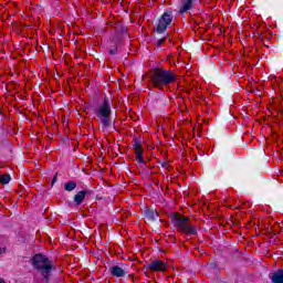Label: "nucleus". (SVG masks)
Segmentation results:
<instances>
[{
	"instance_id": "nucleus-1",
	"label": "nucleus",
	"mask_w": 283,
	"mask_h": 283,
	"mask_svg": "<svg viewBox=\"0 0 283 283\" xmlns=\"http://www.w3.org/2000/svg\"><path fill=\"white\" fill-rule=\"evenodd\" d=\"M148 78L151 87H157V90H164L167 85L176 83V74L174 71L165 70L163 67H156L150 70L148 73Z\"/></svg>"
},
{
	"instance_id": "nucleus-2",
	"label": "nucleus",
	"mask_w": 283,
	"mask_h": 283,
	"mask_svg": "<svg viewBox=\"0 0 283 283\" xmlns=\"http://www.w3.org/2000/svg\"><path fill=\"white\" fill-rule=\"evenodd\" d=\"M33 268L42 275V282H50L52 271H56V265L44 254H34L31 259Z\"/></svg>"
},
{
	"instance_id": "nucleus-3",
	"label": "nucleus",
	"mask_w": 283,
	"mask_h": 283,
	"mask_svg": "<svg viewBox=\"0 0 283 283\" xmlns=\"http://www.w3.org/2000/svg\"><path fill=\"white\" fill-rule=\"evenodd\" d=\"M170 220L175 223V227L179 233H184L186 235H198V227L191 223L190 218L178 212H174L170 216Z\"/></svg>"
},
{
	"instance_id": "nucleus-4",
	"label": "nucleus",
	"mask_w": 283,
	"mask_h": 283,
	"mask_svg": "<svg viewBox=\"0 0 283 283\" xmlns=\"http://www.w3.org/2000/svg\"><path fill=\"white\" fill-rule=\"evenodd\" d=\"M95 115L99 119L103 127H105L106 129L112 127V107L109 106V98H104L103 104L98 106Z\"/></svg>"
},
{
	"instance_id": "nucleus-5",
	"label": "nucleus",
	"mask_w": 283,
	"mask_h": 283,
	"mask_svg": "<svg viewBox=\"0 0 283 283\" xmlns=\"http://www.w3.org/2000/svg\"><path fill=\"white\" fill-rule=\"evenodd\" d=\"M171 21H174V13L171 11L164 12L158 20L155 32H157V34H165V32H167V28L171 25Z\"/></svg>"
},
{
	"instance_id": "nucleus-6",
	"label": "nucleus",
	"mask_w": 283,
	"mask_h": 283,
	"mask_svg": "<svg viewBox=\"0 0 283 283\" xmlns=\"http://www.w3.org/2000/svg\"><path fill=\"white\" fill-rule=\"evenodd\" d=\"M113 29H114V31L116 33V35H115V43H116V45H118V43H122V41H123L122 35L123 34H127V29H126L125 25H123V22H115L113 24Z\"/></svg>"
},
{
	"instance_id": "nucleus-7",
	"label": "nucleus",
	"mask_w": 283,
	"mask_h": 283,
	"mask_svg": "<svg viewBox=\"0 0 283 283\" xmlns=\"http://www.w3.org/2000/svg\"><path fill=\"white\" fill-rule=\"evenodd\" d=\"M147 269L155 272H164L167 271V265L161 260H155L147 264Z\"/></svg>"
},
{
	"instance_id": "nucleus-8",
	"label": "nucleus",
	"mask_w": 283,
	"mask_h": 283,
	"mask_svg": "<svg viewBox=\"0 0 283 283\" xmlns=\"http://www.w3.org/2000/svg\"><path fill=\"white\" fill-rule=\"evenodd\" d=\"M108 272L113 277H125L127 275V271L125 269L120 268L119 265H113L108 269Z\"/></svg>"
},
{
	"instance_id": "nucleus-9",
	"label": "nucleus",
	"mask_w": 283,
	"mask_h": 283,
	"mask_svg": "<svg viewBox=\"0 0 283 283\" xmlns=\"http://www.w3.org/2000/svg\"><path fill=\"white\" fill-rule=\"evenodd\" d=\"M92 193L91 190H81L74 196V202L77 207H81L83 205V200H85V196H90Z\"/></svg>"
},
{
	"instance_id": "nucleus-10",
	"label": "nucleus",
	"mask_w": 283,
	"mask_h": 283,
	"mask_svg": "<svg viewBox=\"0 0 283 283\" xmlns=\"http://www.w3.org/2000/svg\"><path fill=\"white\" fill-rule=\"evenodd\" d=\"M193 9V0H181V7L179 9V14H186L189 10Z\"/></svg>"
},
{
	"instance_id": "nucleus-11",
	"label": "nucleus",
	"mask_w": 283,
	"mask_h": 283,
	"mask_svg": "<svg viewBox=\"0 0 283 283\" xmlns=\"http://www.w3.org/2000/svg\"><path fill=\"white\" fill-rule=\"evenodd\" d=\"M270 279L272 280V283H283V270L280 269L276 272H273L270 274Z\"/></svg>"
},
{
	"instance_id": "nucleus-12",
	"label": "nucleus",
	"mask_w": 283,
	"mask_h": 283,
	"mask_svg": "<svg viewBox=\"0 0 283 283\" xmlns=\"http://www.w3.org/2000/svg\"><path fill=\"white\" fill-rule=\"evenodd\" d=\"M158 218V212L154 210H145V220L148 222H154Z\"/></svg>"
},
{
	"instance_id": "nucleus-13",
	"label": "nucleus",
	"mask_w": 283,
	"mask_h": 283,
	"mask_svg": "<svg viewBox=\"0 0 283 283\" xmlns=\"http://www.w3.org/2000/svg\"><path fill=\"white\" fill-rule=\"evenodd\" d=\"M10 135V129H8V126L6 124H2L0 126V140H3L7 136Z\"/></svg>"
},
{
	"instance_id": "nucleus-14",
	"label": "nucleus",
	"mask_w": 283,
	"mask_h": 283,
	"mask_svg": "<svg viewBox=\"0 0 283 283\" xmlns=\"http://www.w3.org/2000/svg\"><path fill=\"white\" fill-rule=\"evenodd\" d=\"M65 191H74L76 189V181H69L64 184Z\"/></svg>"
},
{
	"instance_id": "nucleus-15",
	"label": "nucleus",
	"mask_w": 283,
	"mask_h": 283,
	"mask_svg": "<svg viewBox=\"0 0 283 283\" xmlns=\"http://www.w3.org/2000/svg\"><path fill=\"white\" fill-rule=\"evenodd\" d=\"M12 180L10 175H0V184L1 185H8Z\"/></svg>"
},
{
	"instance_id": "nucleus-16",
	"label": "nucleus",
	"mask_w": 283,
	"mask_h": 283,
	"mask_svg": "<svg viewBox=\"0 0 283 283\" xmlns=\"http://www.w3.org/2000/svg\"><path fill=\"white\" fill-rule=\"evenodd\" d=\"M133 147H134V149H142L143 144L140 143V140L135 139Z\"/></svg>"
},
{
	"instance_id": "nucleus-17",
	"label": "nucleus",
	"mask_w": 283,
	"mask_h": 283,
	"mask_svg": "<svg viewBox=\"0 0 283 283\" xmlns=\"http://www.w3.org/2000/svg\"><path fill=\"white\" fill-rule=\"evenodd\" d=\"M136 160H138V163H142V165L147 166V163H146L145 159L143 158V155H137V156H136Z\"/></svg>"
},
{
	"instance_id": "nucleus-18",
	"label": "nucleus",
	"mask_w": 283,
	"mask_h": 283,
	"mask_svg": "<svg viewBox=\"0 0 283 283\" xmlns=\"http://www.w3.org/2000/svg\"><path fill=\"white\" fill-rule=\"evenodd\" d=\"M109 54H112L113 56L118 54V48L114 46L113 49H109Z\"/></svg>"
},
{
	"instance_id": "nucleus-19",
	"label": "nucleus",
	"mask_w": 283,
	"mask_h": 283,
	"mask_svg": "<svg viewBox=\"0 0 283 283\" xmlns=\"http://www.w3.org/2000/svg\"><path fill=\"white\" fill-rule=\"evenodd\" d=\"M165 41H167V38H161L157 41V48H160L163 45V43H165Z\"/></svg>"
},
{
	"instance_id": "nucleus-20",
	"label": "nucleus",
	"mask_w": 283,
	"mask_h": 283,
	"mask_svg": "<svg viewBox=\"0 0 283 283\" xmlns=\"http://www.w3.org/2000/svg\"><path fill=\"white\" fill-rule=\"evenodd\" d=\"M135 154H136V156H143V154H144L143 148H136Z\"/></svg>"
},
{
	"instance_id": "nucleus-21",
	"label": "nucleus",
	"mask_w": 283,
	"mask_h": 283,
	"mask_svg": "<svg viewBox=\"0 0 283 283\" xmlns=\"http://www.w3.org/2000/svg\"><path fill=\"white\" fill-rule=\"evenodd\" d=\"M59 180V174H55L52 181H51V185L52 187H54V184Z\"/></svg>"
},
{
	"instance_id": "nucleus-22",
	"label": "nucleus",
	"mask_w": 283,
	"mask_h": 283,
	"mask_svg": "<svg viewBox=\"0 0 283 283\" xmlns=\"http://www.w3.org/2000/svg\"><path fill=\"white\" fill-rule=\"evenodd\" d=\"M161 167H164L165 169H167V167H169V164H168L167 161H164V163L161 164Z\"/></svg>"
},
{
	"instance_id": "nucleus-23",
	"label": "nucleus",
	"mask_w": 283,
	"mask_h": 283,
	"mask_svg": "<svg viewBox=\"0 0 283 283\" xmlns=\"http://www.w3.org/2000/svg\"><path fill=\"white\" fill-rule=\"evenodd\" d=\"M2 253H3V249L0 248V255H2Z\"/></svg>"
},
{
	"instance_id": "nucleus-24",
	"label": "nucleus",
	"mask_w": 283,
	"mask_h": 283,
	"mask_svg": "<svg viewBox=\"0 0 283 283\" xmlns=\"http://www.w3.org/2000/svg\"><path fill=\"white\" fill-rule=\"evenodd\" d=\"M0 283H6V281L3 279H0Z\"/></svg>"
}]
</instances>
